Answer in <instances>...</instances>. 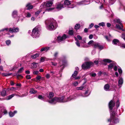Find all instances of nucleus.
Returning a JSON list of instances; mask_svg holds the SVG:
<instances>
[{"label": "nucleus", "mask_w": 125, "mask_h": 125, "mask_svg": "<svg viewBox=\"0 0 125 125\" xmlns=\"http://www.w3.org/2000/svg\"><path fill=\"white\" fill-rule=\"evenodd\" d=\"M76 98V95H73L67 98L68 100H64V97L62 96L61 98H58L55 97L50 100H48V102L52 104H55L57 102H65L70 101L72 99H74Z\"/></svg>", "instance_id": "nucleus-1"}, {"label": "nucleus", "mask_w": 125, "mask_h": 125, "mask_svg": "<svg viewBox=\"0 0 125 125\" xmlns=\"http://www.w3.org/2000/svg\"><path fill=\"white\" fill-rule=\"evenodd\" d=\"M47 29L52 31L55 30L57 26V24L55 20L53 19H48L45 21Z\"/></svg>", "instance_id": "nucleus-2"}, {"label": "nucleus", "mask_w": 125, "mask_h": 125, "mask_svg": "<svg viewBox=\"0 0 125 125\" xmlns=\"http://www.w3.org/2000/svg\"><path fill=\"white\" fill-rule=\"evenodd\" d=\"M53 0H51L47 1L46 4L45 2H44L40 6V9H42L43 10H45L46 11H50L54 10V8H50L48 9H46V7H51L53 4Z\"/></svg>", "instance_id": "nucleus-3"}, {"label": "nucleus", "mask_w": 125, "mask_h": 125, "mask_svg": "<svg viewBox=\"0 0 125 125\" xmlns=\"http://www.w3.org/2000/svg\"><path fill=\"white\" fill-rule=\"evenodd\" d=\"M40 28L37 26L35 27L32 30L31 35L33 38L39 37L40 35Z\"/></svg>", "instance_id": "nucleus-4"}, {"label": "nucleus", "mask_w": 125, "mask_h": 125, "mask_svg": "<svg viewBox=\"0 0 125 125\" xmlns=\"http://www.w3.org/2000/svg\"><path fill=\"white\" fill-rule=\"evenodd\" d=\"M117 115L115 112H113L111 113L110 119L108 120V121L110 122L112 120L114 122L115 124H116L119 122V120L118 118H117Z\"/></svg>", "instance_id": "nucleus-5"}, {"label": "nucleus", "mask_w": 125, "mask_h": 125, "mask_svg": "<svg viewBox=\"0 0 125 125\" xmlns=\"http://www.w3.org/2000/svg\"><path fill=\"white\" fill-rule=\"evenodd\" d=\"M5 30L6 31H9L11 33L17 32L19 31V28L18 27L16 28L14 27L12 28H10L9 29L7 28H5L0 30V31H3Z\"/></svg>", "instance_id": "nucleus-6"}, {"label": "nucleus", "mask_w": 125, "mask_h": 125, "mask_svg": "<svg viewBox=\"0 0 125 125\" xmlns=\"http://www.w3.org/2000/svg\"><path fill=\"white\" fill-rule=\"evenodd\" d=\"M93 64V63L91 62H86L83 64L82 67L83 69H85L89 68Z\"/></svg>", "instance_id": "nucleus-7"}, {"label": "nucleus", "mask_w": 125, "mask_h": 125, "mask_svg": "<svg viewBox=\"0 0 125 125\" xmlns=\"http://www.w3.org/2000/svg\"><path fill=\"white\" fill-rule=\"evenodd\" d=\"M115 102L113 100H112L109 102V107L110 111H111L114 107L115 105Z\"/></svg>", "instance_id": "nucleus-8"}, {"label": "nucleus", "mask_w": 125, "mask_h": 125, "mask_svg": "<svg viewBox=\"0 0 125 125\" xmlns=\"http://www.w3.org/2000/svg\"><path fill=\"white\" fill-rule=\"evenodd\" d=\"M63 1H62L61 2L58 4L57 5L56 8L58 10H60L62 8L65 7L63 5Z\"/></svg>", "instance_id": "nucleus-9"}, {"label": "nucleus", "mask_w": 125, "mask_h": 125, "mask_svg": "<svg viewBox=\"0 0 125 125\" xmlns=\"http://www.w3.org/2000/svg\"><path fill=\"white\" fill-rule=\"evenodd\" d=\"M67 36L65 34H64L62 37L58 36L57 37V40L59 42L64 40L67 38Z\"/></svg>", "instance_id": "nucleus-10"}, {"label": "nucleus", "mask_w": 125, "mask_h": 125, "mask_svg": "<svg viewBox=\"0 0 125 125\" xmlns=\"http://www.w3.org/2000/svg\"><path fill=\"white\" fill-rule=\"evenodd\" d=\"M94 45V47L95 48L97 47L100 50L104 48L103 46L102 45H101L99 43L95 42V44Z\"/></svg>", "instance_id": "nucleus-11"}, {"label": "nucleus", "mask_w": 125, "mask_h": 125, "mask_svg": "<svg viewBox=\"0 0 125 125\" xmlns=\"http://www.w3.org/2000/svg\"><path fill=\"white\" fill-rule=\"evenodd\" d=\"M62 1H63V5H64V6L65 5H68L71 3V2L68 0H64Z\"/></svg>", "instance_id": "nucleus-12"}, {"label": "nucleus", "mask_w": 125, "mask_h": 125, "mask_svg": "<svg viewBox=\"0 0 125 125\" xmlns=\"http://www.w3.org/2000/svg\"><path fill=\"white\" fill-rule=\"evenodd\" d=\"M118 86L119 88H120L123 83V80L122 78H120L118 81Z\"/></svg>", "instance_id": "nucleus-13"}, {"label": "nucleus", "mask_w": 125, "mask_h": 125, "mask_svg": "<svg viewBox=\"0 0 125 125\" xmlns=\"http://www.w3.org/2000/svg\"><path fill=\"white\" fill-rule=\"evenodd\" d=\"M47 96L50 99L52 98L54 96V94L53 93L50 92L48 94L47 93Z\"/></svg>", "instance_id": "nucleus-14"}, {"label": "nucleus", "mask_w": 125, "mask_h": 125, "mask_svg": "<svg viewBox=\"0 0 125 125\" xmlns=\"http://www.w3.org/2000/svg\"><path fill=\"white\" fill-rule=\"evenodd\" d=\"M27 10H30L32 9L33 7V6L31 5L30 3H28L27 4L26 6Z\"/></svg>", "instance_id": "nucleus-15"}, {"label": "nucleus", "mask_w": 125, "mask_h": 125, "mask_svg": "<svg viewBox=\"0 0 125 125\" xmlns=\"http://www.w3.org/2000/svg\"><path fill=\"white\" fill-rule=\"evenodd\" d=\"M104 89L105 91H109L110 90L109 85L107 84H105L104 85Z\"/></svg>", "instance_id": "nucleus-16"}, {"label": "nucleus", "mask_w": 125, "mask_h": 125, "mask_svg": "<svg viewBox=\"0 0 125 125\" xmlns=\"http://www.w3.org/2000/svg\"><path fill=\"white\" fill-rule=\"evenodd\" d=\"M119 40L117 39H114L112 41V43L114 45H116L119 43Z\"/></svg>", "instance_id": "nucleus-17"}, {"label": "nucleus", "mask_w": 125, "mask_h": 125, "mask_svg": "<svg viewBox=\"0 0 125 125\" xmlns=\"http://www.w3.org/2000/svg\"><path fill=\"white\" fill-rule=\"evenodd\" d=\"M50 49V47H46L42 48L41 50V51L42 52L43 51H47Z\"/></svg>", "instance_id": "nucleus-18"}, {"label": "nucleus", "mask_w": 125, "mask_h": 125, "mask_svg": "<svg viewBox=\"0 0 125 125\" xmlns=\"http://www.w3.org/2000/svg\"><path fill=\"white\" fill-rule=\"evenodd\" d=\"M114 21L115 22H117L122 27H123V25H122V24L120 22V20L119 19H116L114 20Z\"/></svg>", "instance_id": "nucleus-19"}, {"label": "nucleus", "mask_w": 125, "mask_h": 125, "mask_svg": "<svg viewBox=\"0 0 125 125\" xmlns=\"http://www.w3.org/2000/svg\"><path fill=\"white\" fill-rule=\"evenodd\" d=\"M115 62H113L112 63H111L109 64L108 66V69H111L112 68L115 66Z\"/></svg>", "instance_id": "nucleus-20"}, {"label": "nucleus", "mask_w": 125, "mask_h": 125, "mask_svg": "<svg viewBox=\"0 0 125 125\" xmlns=\"http://www.w3.org/2000/svg\"><path fill=\"white\" fill-rule=\"evenodd\" d=\"M95 42H94L93 40H91L88 43V45H91L92 46H94V45L95 44Z\"/></svg>", "instance_id": "nucleus-21"}, {"label": "nucleus", "mask_w": 125, "mask_h": 125, "mask_svg": "<svg viewBox=\"0 0 125 125\" xmlns=\"http://www.w3.org/2000/svg\"><path fill=\"white\" fill-rule=\"evenodd\" d=\"M17 15V11L16 10H14L12 13V15L13 17H15Z\"/></svg>", "instance_id": "nucleus-22"}, {"label": "nucleus", "mask_w": 125, "mask_h": 125, "mask_svg": "<svg viewBox=\"0 0 125 125\" xmlns=\"http://www.w3.org/2000/svg\"><path fill=\"white\" fill-rule=\"evenodd\" d=\"M75 40L76 41L75 42V44L78 47H79L80 46V44L79 42V41L78 40V39H77V38L75 37Z\"/></svg>", "instance_id": "nucleus-23"}, {"label": "nucleus", "mask_w": 125, "mask_h": 125, "mask_svg": "<svg viewBox=\"0 0 125 125\" xmlns=\"http://www.w3.org/2000/svg\"><path fill=\"white\" fill-rule=\"evenodd\" d=\"M15 95L14 94H12L9 96H8L6 97V99L7 100H9L11 99Z\"/></svg>", "instance_id": "nucleus-24"}, {"label": "nucleus", "mask_w": 125, "mask_h": 125, "mask_svg": "<svg viewBox=\"0 0 125 125\" xmlns=\"http://www.w3.org/2000/svg\"><path fill=\"white\" fill-rule=\"evenodd\" d=\"M37 92V91H36L33 88L31 89L30 91V93L31 94H35Z\"/></svg>", "instance_id": "nucleus-25"}, {"label": "nucleus", "mask_w": 125, "mask_h": 125, "mask_svg": "<svg viewBox=\"0 0 125 125\" xmlns=\"http://www.w3.org/2000/svg\"><path fill=\"white\" fill-rule=\"evenodd\" d=\"M39 56V54L36 53L34 55H32L31 56V57L32 58L34 59L38 57Z\"/></svg>", "instance_id": "nucleus-26"}, {"label": "nucleus", "mask_w": 125, "mask_h": 125, "mask_svg": "<svg viewBox=\"0 0 125 125\" xmlns=\"http://www.w3.org/2000/svg\"><path fill=\"white\" fill-rule=\"evenodd\" d=\"M6 91L4 90H3L1 93V95L3 96H4L6 95Z\"/></svg>", "instance_id": "nucleus-27"}, {"label": "nucleus", "mask_w": 125, "mask_h": 125, "mask_svg": "<svg viewBox=\"0 0 125 125\" xmlns=\"http://www.w3.org/2000/svg\"><path fill=\"white\" fill-rule=\"evenodd\" d=\"M38 63H32V67L34 68H36L37 67Z\"/></svg>", "instance_id": "nucleus-28"}, {"label": "nucleus", "mask_w": 125, "mask_h": 125, "mask_svg": "<svg viewBox=\"0 0 125 125\" xmlns=\"http://www.w3.org/2000/svg\"><path fill=\"white\" fill-rule=\"evenodd\" d=\"M77 71H74V73L72 75V76L73 78H75L77 75Z\"/></svg>", "instance_id": "nucleus-29"}, {"label": "nucleus", "mask_w": 125, "mask_h": 125, "mask_svg": "<svg viewBox=\"0 0 125 125\" xmlns=\"http://www.w3.org/2000/svg\"><path fill=\"white\" fill-rule=\"evenodd\" d=\"M103 61L104 62H108V63H109L111 62H112L111 60L109 59H103Z\"/></svg>", "instance_id": "nucleus-30"}, {"label": "nucleus", "mask_w": 125, "mask_h": 125, "mask_svg": "<svg viewBox=\"0 0 125 125\" xmlns=\"http://www.w3.org/2000/svg\"><path fill=\"white\" fill-rule=\"evenodd\" d=\"M80 27V25L79 24H76L75 26V29L78 30Z\"/></svg>", "instance_id": "nucleus-31"}, {"label": "nucleus", "mask_w": 125, "mask_h": 125, "mask_svg": "<svg viewBox=\"0 0 125 125\" xmlns=\"http://www.w3.org/2000/svg\"><path fill=\"white\" fill-rule=\"evenodd\" d=\"M78 83L77 82L75 81L73 82L72 83V85L74 86H76L78 85Z\"/></svg>", "instance_id": "nucleus-32"}, {"label": "nucleus", "mask_w": 125, "mask_h": 125, "mask_svg": "<svg viewBox=\"0 0 125 125\" xmlns=\"http://www.w3.org/2000/svg\"><path fill=\"white\" fill-rule=\"evenodd\" d=\"M40 10H39L35 12V15L37 16L39 15V13H40V12L41 11H42V10H42V9H40Z\"/></svg>", "instance_id": "nucleus-33"}, {"label": "nucleus", "mask_w": 125, "mask_h": 125, "mask_svg": "<svg viewBox=\"0 0 125 125\" xmlns=\"http://www.w3.org/2000/svg\"><path fill=\"white\" fill-rule=\"evenodd\" d=\"M116 0H109V2L111 4H112L114 3Z\"/></svg>", "instance_id": "nucleus-34"}, {"label": "nucleus", "mask_w": 125, "mask_h": 125, "mask_svg": "<svg viewBox=\"0 0 125 125\" xmlns=\"http://www.w3.org/2000/svg\"><path fill=\"white\" fill-rule=\"evenodd\" d=\"M46 60V58L44 57H41L40 58V61L41 62H44Z\"/></svg>", "instance_id": "nucleus-35"}, {"label": "nucleus", "mask_w": 125, "mask_h": 125, "mask_svg": "<svg viewBox=\"0 0 125 125\" xmlns=\"http://www.w3.org/2000/svg\"><path fill=\"white\" fill-rule=\"evenodd\" d=\"M84 87L83 86L77 87L76 88V89L77 90H82L83 89Z\"/></svg>", "instance_id": "nucleus-36"}, {"label": "nucleus", "mask_w": 125, "mask_h": 125, "mask_svg": "<svg viewBox=\"0 0 125 125\" xmlns=\"http://www.w3.org/2000/svg\"><path fill=\"white\" fill-rule=\"evenodd\" d=\"M58 54V53L57 52H56L54 54V56L55 57V58L53 60H55V59H56V58Z\"/></svg>", "instance_id": "nucleus-37"}, {"label": "nucleus", "mask_w": 125, "mask_h": 125, "mask_svg": "<svg viewBox=\"0 0 125 125\" xmlns=\"http://www.w3.org/2000/svg\"><path fill=\"white\" fill-rule=\"evenodd\" d=\"M11 74V73H2V75L4 76H8Z\"/></svg>", "instance_id": "nucleus-38"}, {"label": "nucleus", "mask_w": 125, "mask_h": 125, "mask_svg": "<svg viewBox=\"0 0 125 125\" xmlns=\"http://www.w3.org/2000/svg\"><path fill=\"white\" fill-rule=\"evenodd\" d=\"M10 116V117H12L14 115V114L11 112H10L9 113Z\"/></svg>", "instance_id": "nucleus-39"}, {"label": "nucleus", "mask_w": 125, "mask_h": 125, "mask_svg": "<svg viewBox=\"0 0 125 125\" xmlns=\"http://www.w3.org/2000/svg\"><path fill=\"white\" fill-rule=\"evenodd\" d=\"M39 72L37 71H33V74L35 75H37L38 73Z\"/></svg>", "instance_id": "nucleus-40"}, {"label": "nucleus", "mask_w": 125, "mask_h": 125, "mask_svg": "<svg viewBox=\"0 0 125 125\" xmlns=\"http://www.w3.org/2000/svg\"><path fill=\"white\" fill-rule=\"evenodd\" d=\"M23 68L22 67L18 71V72L19 73H21L23 71Z\"/></svg>", "instance_id": "nucleus-41"}, {"label": "nucleus", "mask_w": 125, "mask_h": 125, "mask_svg": "<svg viewBox=\"0 0 125 125\" xmlns=\"http://www.w3.org/2000/svg\"><path fill=\"white\" fill-rule=\"evenodd\" d=\"M121 26L120 25H119V24H117L116 25V28L118 29H121Z\"/></svg>", "instance_id": "nucleus-42"}, {"label": "nucleus", "mask_w": 125, "mask_h": 125, "mask_svg": "<svg viewBox=\"0 0 125 125\" xmlns=\"http://www.w3.org/2000/svg\"><path fill=\"white\" fill-rule=\"evenodd\" d=\"M122 38H123L125 41V34L122 33L121 36Z\"/></svg>", "instance_id": "nucleus-43"}, {"label": "nucleus", "mask_w": 125, "mask_h": 125, "mask_svg": "<svg viewBox=\"0 0 125 125\" xmlns=\"http://www.w3.org/2000/svg\"><path fill=\"white\" fill-rule=\"evenodd\" d=\"M98 25L99 26H105V23L104 22H102L101 23H99L98 24Z\"/></svg>", "instance_id": "nucleus-44"}, {"label": "nucleus", "mask_w": 125, "mask_h": 125, "mask_svg": "<svg viewBox=\"0 0 125 125\" xmlns=\"http://www.w3.org/2000/svg\"><path fill=\"white\" fill-rule=\"evenodd\" d=\"M6 42L7 45H9V44H10L11 42L10 40H8L6 41Z\"/></svg>", "instance_id": "nucleus-45"}, {"label": "nucleus", "mask_w": 125, "mask_h": 125, "mask_svg": "<svg viewBox=\"0 0 125 125\" xmlns=\"http://www.w3.org/2000/svg\"><path fill=\"white\" fill-rule=\"evenodd\" d=\"M120 103L119 100H117L116 101V106L117 108L118 107Z\"/></svg>", "instance_id": "nucleus-46"}, {"label": "nucleus", "mask_w": 125, "mask_h": 125, "mask_svg": "<svg viewBox=\"0 0 125 125\" xmlns=\"http://www.w3.org/2000/svg\"><path fill=\"white\" fill-rule=\"evenodd\" d=\"M36 78L37 80H39L40 81L41 78V77L40 75H37L36 77Z\"/></svg>", "instance_id": "nucleus-47"}, {"label": "nucleus", "mask_w": 125, "mask_h": 125, "mask_svg": "<svg viewBox=\"0 0 125 125\" xmlns=\"http://www.w3.org/2000/svg\"><path fill=\"white\" fill-rule=\"evenodd\" d=\"M73 31L72 30H69V34L71 35H73Z\"/></svg>", "instance_id": "nucleus-48"}, {"label": "nucleus", "mask_w": 125, "mask_h": 125, "mask_svg": "<svg viewBox=\"0 0 125 125\" xmlns=\"http://www.w3.org/2000/svg\"><path fill=\"white\" fill-rule=\"evenodd\" d=\"M38 98L39 99L42 100L44 98V97L42 96L41 95H39L38 96Z\"/></svg>", "instance_id": "nucleus-49"}, {"label": "nucleus", "mask_w": 125, "mask_h": 125, "mask_svg": "<svg viewBox=\"0 0 125 125\" xmlns=\"http://www.w3.org/2000/svg\"><path fill=\"white\" fill-rule=\"evenodd\" d=\"M45 77L47 79H48L50 78V76L49 74L48 73L45 75Z\"/></svg>", "instance_id": "nucleus-50"}, {"label": "nucleus", "mask_w": 125, "mask_h": 125, "mask_svg": "<svg viewBox=\"0 0 125 125\" xmlns=\"http://www.w3.org/2000/svg\"><path fill=\"white\" fill-rule=\"evenodd\" d=\"M118 71L119 73H120V74H121L122 72V71L121 69L119 68L118 69Z\"/></svg>", "instance_id": "nucleus-51"}, {"label": "nucleus", "mask_w": 125, "mask_h": 125, "mask_svg": "<svg viewBox=\"0 0 125 125\" xmlns=\"http://www.w3.org/2000/svg\"><path fill=\"white\" fill-rule=\"evenodd\" d=\"M26 78L27 79H30L31 78V77L30 75H28L26 76Z\"/></svg>", "instance_id": "nucleus-52"}, {"label": "nucleus", "mask_w": 125, "mask_h": 125, "mask_svg": "<svg viewBox=\"0 0 125 125\" xmlns=\"http://www.w3.org/2000/svg\"><path fill=\"white\" fill-rule=\"evenodd\" d=\"M114 70L115 71H116L117 70V67L116 65V63L115 64V66H114Z\"/></svg>", "instance_id": "nucleus-53"}, {"label": "nucleus", "mask_w": 125, "mask_h": 125, "mask_svg": "<svg viewBox=\"0 0 125 125\" xmlns=\"http://www.w3.org/2000/svg\"><path fill=\"white\" fill-rule=\"evenodd\" d=\"M85 43V39H83L82 41V42H81V44L83 43V44Z\"/></svg>", "instance_id": "nucleus-54"}, {"label": "nucleus", "mask_w": 125, "mask_h": 125, "mask_svg": "<svg viewBox=\"0 0 125 125\" xmlns=\"http://www.w3.org/2000/svg\"><path fill=\"white\" fill-rule=\"evenodd\" d=\"M52 64V65L54 66H56L57 65V63L56 62H51Z\"/></svg>", "instance_id": "nucleus-55"}, {"label": "nucleus", "mask_w": 125, "mask_h": 125, "mask_svg": "<svg viewBox=\"0 0 125 125\" xmlns=\"http://www.w3.org/2000/svg\"><path fill=\"white\" fill-rule=\"evenodd\" d=\"M77 37L79 39V40H81L82 39V38L80 35H78L77 36Z\"/></svg>", "instance_id": "nucleus-56"}, {"label": "nucleus", "mask_w": 125, "mask_h": 125, "mask_svg": "<svg viewBox=\"0 0 125 125\" xmlns=\"http://www.w3.org/2000/svg\"><path fill=\"white\" fill-rule=\"evenodd\" d=\"M27 94H28V93H25V94H22L21 96V97L25 96H27Z\"/></svg>", "instance_id": "nucleus-57"}, {"label": "nucleus", "mask_w": 125, "mask_h": 125, "mask_svg": "<svg viewBox=\"0 0 125 125\" xmlns=\"http://www.w3.org/2000/svg\"><path fill=\"white\" fill-rule=\"evenodd\" d=\"M31 16V14H30L29 12L27 14V17H30Z\"/></svg>", "instance_id": "nucleus-58"}, {"label": "nucleus", "mask_w": 125, "mask_h": 125, "mask_svg": "<svg viewBox=\"0 0 125 125\" xmlns=\"http://www.w3.org/2000/svg\"><path fill=\"white\" fill-rule=\"evenodd\" d=\"M10 90L11 91H13L14 90H15L16 89V88H15L14 87H12L10 88Z\"/></svg>", "instance_id": "nucleus-59"}, {"label": "nucleus", "mask_w": 125, "mask_h": 125, "mask_svg": "<svg viewBox=\"0 0 125 125\" xmlns=\"http://www.w3.org/2000/svg\"><path fill=\"white\" fill-rule=\"evenodd\" d=\"M94 25V24L93 23H91V24L89 25V28H91Z\"/></svg>", "instance_id": "nucleus-60"}, {"label": "nucleus", "mask_w": 125, "mask_h": 125, "mask_svg": "<svg viewBox=\"0 0 125 125\" xmlns=\"http://www.w3.org/2000/svg\"><path fill=\"white\" fill-rule=\"evenodd\" d=\"M93 37V35L92 34L90 35L89 36V38L90 39H92Z\"/></svg>", "instance_id": "nucleus-61"}, {"label": "nucleus", "mask_w": 125, "mask_h": 125, "mask_svg": "<svg viewBox=\"0 0 125 125\" xmlns=\"http://www.w3.org/2000/svg\"><path fill=\"white\" fill-rule=\"evenodd\" d=\"M106 25L108 27H109L111 26V24L110 23H107Z\"/></svg>", "instance_id": "nucleus-62"}, {"label": "nucleus", "mask_w": 125, "mask_h": 125, "mask_svg": "<svg viewBox=\"0 0 125 125\" xmlns=\"http://www.w3.org/2000/svg\"><path fill=\"white\" fill-rule=\"evenodd\" d=\"M22 76L21 75H17V78L18 79H19L20 77L22 78Z\"/></svg>", "instance_id": "nucleus-63"}, {"label": "nucleus", "mask_w": 125, "mask_h": 125, "mask_svg": "<svg viewBox=\"0 0 125 125\" xmlns=\"http://www.w3.org/2000/svg\"><path fill=\"white\" fill-rule=\"evenodd\" d=\"M92 76L94 77L96 76V74L95 73H93L91 74Z\"/></svg>", "instance_id": "nucleus-64"}]
</instances>
